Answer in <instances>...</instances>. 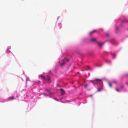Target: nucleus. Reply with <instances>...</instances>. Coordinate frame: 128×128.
Masks as SVG:
<instances>
[{
  "mask_svg": "<svg viewBox=\"0 0 128 128\" xmlns=\"http://www.w3.org/2000/svg\"><path fill=\"white\" fill-rule=\"evenodd\" d=\"M90 41L92 42H95L96 41V39L94 38H92L91 39Z\"/></svg>",
  "mask_w": 128,
  "mask_h": 128,
  "instance_id": "8",
  "label": "nucleus"
},
{
  "mask_svg": "<svg viewBox=\"0 0 128 128\" xmlns=\"http://www.w3.org/2000/svg\"><path fill=\"white\" fill-rule=\"evenodd\" d=\"M126 84H128V83H127V82H126Z\"/></svg>",
  "mask_w": 128,
  "mask_h": 128,
  "instance_id": "25",
  "label": "nucleus"
},
{
  "mask_svg": "<svg viewBox=\"0 0 128 128\" xmlns=\"http://www.w3.org/2000/svg\"><path fill=\"white\" fill-rule=\"evenodd\" d=\"M128 22V21L126 20H123L122 21V22L124 23H126V22Z\"/></svg>",
  "mask_w": 128,
  "mask_h": 128,
  "instance_id": "11",
  "label": "nucleus"
},
{
  "mask_svg": "<svg viewBox=\"0 0 128 128\" xmlns=\"http://www.w3.org/2000/svg\"><path fill=\"white\" fill-rule=\"evenodd\" d=\"M126 75L127 76H128V74H126Z\"/></svg>",
  "mask_w": 128,
  "mask_h": 128,
  "instance_id": "23",
  "label": "nucleus"
},
{
  "mask_svg": "<svg viewBox=\"0 0 128 128\" xmlns=\"http://www.w3.org/2000/svg\"><path fill=\"white\" fill-rule=\"evenodd\" d=\"M106 62H108L109 63H111L110 61L108 60H106Z\"/></svg>",
  "mask_w": 128,
  "mask_h": 128,
  "instance_id": "16",
  "label": "nucleus"
},
{
  "mask_svg": "<svg viewBox=\"0 0 128 128\" xmlns=\"http://www.w3.org/2000/svg\"><path fill=\"white\" fill-rule=\"evenodd\" d=\"M82 71H84V70H82Z\"/></svg>",
  "mask_w": 128,
  "mask_h": 128,
  "instance_id": "24",
  "label": "nucleus"
},
{
  "mask_svg": "<svg viewBox=\"0 0 128 128\" xmlns=\"http://www.w3.org/2000/svg\"><path fill=\"white\" fill-rule=\"evenodd\" d=\"M93 82V80L91 81V82Z\"/></svg>",
  "mask_w": 128,
  "mask_h": 128,
  "instance_id": "22",
  "label": "nucleus"
},
{
  "mask_svg": "<svg viewBox=\"0 0 128 128\" xmlns=\"http://www.w3.org/2000/svg\"><path fill=\"white\" fill-rule=\"evenodd\" d=\"M101 88H98V92L100 91L101 90Z\"/></svg>",
  "mask_w": 128,
  "mask_h": 128,
  "instance_id": "14",
  "label": "nucleus"
},
{
  "mask_svg": "<svg viewBox=\"0 0 128 128\" xmlns=\"http://www.w3.org/2000/svg\"><path fill=\"white\" fill-rule=\"evenodd\" d=\"M96 32V30H94L93 31L90 32L89 33V34L90 35H91L92 34L95 33V32Z\"/></svg>",
  "mask_w": 128,
  "mask_h": 128,
  "instance_id": "5",
  "label": "nucleus"
},
{
  "mask_svg": "<svg viewBox=\"0 0 128 128\" xmlns=\"http://www.w3.org/2000/svg\"><path fill=\"white\" fill-rule=\"evenodd\" d=\"M69 61V60H67V62H68V61Z\"/></svg>",
  "mask_w": 128,
  "mask_h": 128,
  "instance_id": "21",
  "label": "nucleus"
},
{
  "mask_svg": "<svg viewBox=\"0 0 128 128\" xmlns=\"http://www.w3.org/2000/svg\"><path fill=\"white\" fill-rule=\"evenodd\" d=\"M88 86V85L87 84H85L84 85V87L85 88H87Z\"/></svg>",
  "mask_w": 128,
  "mask_h": 128,
  "instance_id": "12",
  "label": "nucleus"
},
{
  "mask_svg": "<svg viewBox=\"0 0 128 128\" xmlns=\"http://www.w3.org/2000/svg\"><path fill=\"white\" fill-rule=\"evenodd\" d=\"M109 36V34H106V36Z\"/></svg>",
  "mask_w": 128,
  "mask_h": 128,
  "instance_id": "18",
  "label": "nucleus"
},
{
  "mask_svg": "<svg viewBox=\"0 0 128 128\" xmlns=\"http://www.w3.org/2000/svg\"><path fill=\"white\" fill-rule=\"evenodd\" d=\"M64 60H65L64 59H62V62L60 63V65L61 66H63V65H64V64H65Z\"/></svg>",
  "mask_w": 128,
  "mask_h": 128,
  "instance_id": "3",
  "label": "nucleus"
},
{
  "mask_svg": "<svg viewBox=\"0 0 128 128\" xmlns=\"http://www.w3.org/2000/svg\"><path fill=\"white\" fill-rule=\"evenodd\" d=\"M44 95L45 96H47L46 94H45V93H44Z\"/></svg>",
  "mask_w": 128,
  "mask_h": 128,
  "instance_id": "20",
  "label": "nucleus"
},
{
  "mask_svg": "<svg viewBox=\"0 0 128 128\" xmlns=\"http://www.w3.org/2000/svg\"><path fill=\"white\" fill-rule=\"evenodd\" d=\"M104 42H98V43L99 44V46H101L102 45H104Z\"/></svg>",
  "mask_w": 128,
  "mask_h": 128,
  "instance_id": "6",
  "label": "nucleus"
},
{
  "mask_svg": "<svg viewBox=\"0 0 128 128\" xmlns=\"http://www.w3.org/2000/svg\"><path fill=\"white\" fill-rule=\"evenodd\" d=\"M40 77L41 78H42L44 80L45 79V77L43 75H41L40 76Z\"/></svg>",
  "mask_w": 128,
  "mask_h": 128,
  "instance_id": "10",
  "label": "nucleus"
},
{
  "mask_svg": "<svg viewBox=\"0 0 128 128\" xmlns=\"http://www.w3.org/2000/svg\"><path fill=\"white\" fill-rule=\"evenodd\" d=\"M8 100H12L13 99H14V96H12V97L8 98Z\"/></svg>",
  "mask_w": 128,
  "mask_h": 128,
  "instance_id": "4",
  "label": "nucleus"
},
{
  "mask_svg": "<svg viewBox=\"0 0 128 128\" xmlns=\"http://www.w3.org/2000/svg\"><path fill=\"white\" fill-rule=\"evenodd\" d=\"M45 90L48 92H50L49 90L47 89H46Z\"/></svg>",
  "mask_w": 128,
  "mask_h": 128,
  "instance_id": "15",
  "label": "nucleus"
},
{
  "mask_svg": "<svg viewBox=\"0 0 128 128\" xmlns=\"http://www.w3.org/2000/svg\"><path fill=\"white\" fill-rule=\"evenodd\" d=\"M7 52H9V50H7Z\"/></svg>",
  "mask_w": 128,
  "mask_h": 128,
  "instance_id": "19",
  "label": "nucleus"
},
{
  "mask_svg": "<svg viewBox=\"0 0 128 128\" xmlns=\"http://www.w3.org/2000/svg\"><path fill=\"white\" fill-rule=\"evenodd\" d=\"M46 81L48 82V83L50 82V78L49 76L48 75H47L46 78H45V79H44Z\"/></svg>",
  "mask_w": 128,
  "mask_h": 128,
  "instance_id": "1",
  "label": "nucleus"
},
{
  "mask_svg": "<svg viewBox=\"0 0 128 128\" xmlns=\"http://www.w3.org/2000/svg\"><path fill=\"white\" fill-rule=\"evenodd\" d=\"M61 90V94L62 95H63L65 93V91L62 89H60Z\"/></svg>",
  "mask_w": 128,
  "mask_h": 128,
  "instance_id": "2",
  "label": "nucleus"
},
{
  "mask_svg": "<svg viewBox=\"0 0 128 128\" xmlns=\"http://www.w3.org/2000/svg\"><path fill=\"white\" fill-rule=\"evenodd\" d=\"M108 83L109 86L110 88L112 87V83L110 82H108Z\"/></svg>",
  "mask_w": 128,
  "mask_h": 128,
  "instance_id": "7",
  "label": "nucleus"
},
{
  "mask_svg": "<svg viewBox=\"0 0 128 128\" xmlns=\"http://www.w3.org/2000/svg\"><path fill=\"white\" fill-rule=\"evenodd\" d=\"M120 88H121L122 89L124 88V86L123 85H121L120 86Z\"/></svg>",
  "mask_w": 128,
  "mask_h": 128,
  "instance_id": "13",
  "label": "nucleus"
},
{
  "mask_svg": "<svg viewBox=\"0 0 128 128\" xmlns=\"http://www.w3.org/2000/svg\"><path fill=\"white\" fill-rule=\"evenodd\" d=\"M116 90L117 92H120L119 91V90H118V88H116Z\"/></svg>",
  "mask_w": 128,
  "mask_h": 128,
  "instance_id": "17",
  "label": "nucleus"
},
{
  "mask_svg": "<svg viewBox=\"0 0 128 128\" xmlns=\"http://www.w3.org/2000/svg\"><path fill=\"white\" fill-rule=\"evenodd\" d=\"M94 81H100L101 82H102L101 80L98 78H95Z\"/></svg>",
  "mask_w": 128,
  "mask_h": 128,
  "instance_id": "9",
  "label": "nucleus"
}]
</instances>
